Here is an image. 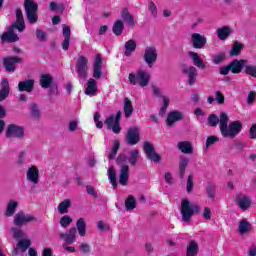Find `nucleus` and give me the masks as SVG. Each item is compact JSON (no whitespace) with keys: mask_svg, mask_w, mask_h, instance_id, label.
Segmentation results:
<instances>
[{"mask_svg":"<svg viewBox=\"0 0 256 256\" xmlns=\"http://www.w3.org/2000/svg\"><path fill=\"white\" fill-rule=\"evenodd\" d=\"M18 208H19V202L15 201V200H10L6 205L4 217H13V215H15V213H17Z\"/></svg>","mask_w":256,"mask_h":256,"instance_id":"393cba45","label":"nucleus"},{"mask_svg":"<svg viewBox=\"0 0 256 256\" xmlns=\"http://www.w3.org/2000/svg\"><path fill=\"white\" fill-rule=\"evenodd\" d=\"M97 93V82L95 79L90 78L86 84L85 94L89 97H93Z\"/></svg>","mask_w":256,"mask_h":256,"instance_id":"7c9ffc66","label":"nucleus"},{"mask_svg":"<svg viewBox=\"0 0 256 256\" xmlns=\"http://www.w3.org/2000/svg\"><path fill=\"white\" fill-rule=\"evenodd\" d=\"M133 102L129 98H124V115L126 119H129L133 115Z\"/></svg>","mask_w":256,"mask_h":256,"instance_id":"f704fd0d","label":"nucleus"},{"mask_svg":"<svg viewBox=\"0 0 256 256\" xmlns=\"http://www.w3.org/2000/svg\"><path fill=\"white\" fill-rule=\"evenodd\" d=\"M137 207V200L133 195H129L128 198L125 200V208L127 211H133Z\"/></svg>","mask_w":256,"mask_h":256,"instance_id":"ea45409f","label":"nucleus"},{"mask_svg":"<svg viewBox=\"0 0 256 256\" xmlns=\"http://www.w3.org/2000/svg\"><path fill=\"white\" fill-rule=\"evenodd\" d=\"M26 157H27V152L25 151L20 152L17 160L18 165H24Z\"/></svg>","mask_w":256,"mask_h":256,"instance_id":"052dcab7","label":"nucleus"},{"mask_svg":"<svg viewBox=\"0 0 256 256\" xmlns=\"http://www.w3.org/2000/svg\"><path fill=\"white\" fill-rule=\"evenodd\" d=\"M21 61L22 59L18 56H8L4 58L3 65L8 73H13L16 69L15 64L21 63Z\"/></svg>","mask_w":256,"mask_h":256,"instance_id":"dca6fc26","label":"nucleus"},{"mask_svg":"<svg viewBox=\"0 0 256 256\" xmlns=\"http://www.w3.org/2000/svg\"><path fill=\"white\" fill-rule=\"evenodd\" d=\"M143 149L149 161H152L153 163H159L161 161V155L155 152V147L151 142H144Z\"/></svg>","mask_w":256,"mask_h":256,"instance_id":"f8f14e48","label":"nucleus"},{"mask_svg":"<svg viewBox=\"0 0 256 256\" xmlns=\"http://www.w3.org/2000/svg\"><path fill=\"white\" fill-rule=\"evenodd\" d=\"M208 125L210 127H217L219 125L222 137L228 139H235L241 133V129H243V124L240 121H234L229 124V115L225 112H221L219 117L211 114L208 117Z\"/></svg>","mask_w":256,"mask_h":256,"instance_id":"f257e3e1","label":"nucleus"},{"mask_svg":"<svg viewBox=\"0 0 256 256\" xmlns=\"http://www.w3.org/2000/svg\"><path fill=\"white\" fill-rule=\"evenodd\" d=\"M217 141H219V138H217V136H209L206 140V149H209L211 145H215Z\"/></svg>","mask_w":256,"mask_h":256,"instance_id":"5fc2aeb1","label":"nucleus"},{"mask_svg":"<svg viewBox=\"0 0 256 256\" xmlns=\"http://www.w3.org/2000/svg\"><path fill=\"white\" fill-rule=\"evenodd\" d=\"M229 71H231V66L228 64L227 66H223L220 68V75H229Z\"/></svg>","mask_w":256,"mask_h":256,"instance_id":"0e129e2a","label":"nucleus"},{"mask_svg":"<svg viewBox=\"0 0 256 256\" xmlns=\"http://www.w3.org/2000/svg\"><path fill=\"white\" fill-rule=\"evenodd\" d=\"M79 249L83 255H89L91 253V246L87 243H81Z\"/></svg>","mask_w":256,"mask_h":256,"instance_id":"8fccbe9b","label":"nucleus"},{"mask_svg":"<svg viewBox=\"0 0 256 256\" xmlns=\"http://www.w3.org/2000/svg\"><path fill=\"white\" fill-rule=\"evenodd\" d=\"M26 179L33 185H37L39 183V170L36 166H31L28 168L26 172Z\"/></svg>","mask_w":256,"mask_h":256,"instance_id":"aec40b11","label":"nucleus"},{"mask_svg":"<svg viewBox=\"0 0 256 256\" xmlns=\"http://www.w3.org/2000/svg\"><path fill=\"white\" fill-rule=\"evenodd\" d=\"M203 218L209 221L211 219V209L209 207L204 208Z\"/></svg>","mask_w":256,"mask_h":256,"instance_id":"69168bd1","label":"nucleus"},{"mask_svg":"<svg viewBox=\"0 0 256 256\" xmlns=\"http://www.w3.org/2000/svg\"><path fill=\"white\" fill-rule=\"evenodd\" d=\"M190 43L194 49H204L207 45V37L200 33H193L190 38Z\"/></svg>","mask_w":256,"mask_h":256,"instance_id":"2eb2a0df","label":"nucleus"},{"mask_svg":"<svg viewBox=\"0 0 256 256\" xmlns=\"http://www.w3.org/2000/svg\"><path fill=\"white\" fill-rule=\"evenodd\" d=\"M11 232L13 235V238L16 239V241H19V239H25L27 237V234L23 230L17 227H12Z\"/></svg>","mask_w":256,"mask_h":256,"instance_id":"79ce46f5","label":"nucleus"},{"mask_svg":"<svg viewBox=\"0 0 256 256\" xmlns=\"http://www.w3.org/2000/svg\"><path fill=\"white\" fill-rule=\"evenodd\" d=\"M34 88H35V80L33 79H26L18 83V91H21V92L26 91V93H31Z\"/></svg>","mask_w":256,"mask_h":256,"instance_id":"5701e85b","label":"nucleus"},{"mask_svg":"<svg viewBox=\"0 0 256 256\" xmlns=\"http://www.w3.org/2000/svg\"><path fill=\"white\" fill-rule=\"evenodd\" d=\"M34 221H37V217L32 214H25L23 211L17 212L13 218L15 227H23L29 223H34Z\"/></svg>","mask_w":256,"mask_h":256,"instance_id":"1a4fd4ad","label":"nucleus"},{"mask_svg":"<svg viewBox=\"0 0 256 256\" xmlns=\"http://www.w3.org/2000/svg\"><path fill=\"white\" fill-rule=\"evenodd\" d=\"M164 179L168 185H173V175H171V172H166L164 174Z\"/></svg>","mask_w":256,"mask_h":256,"instance_id":"e2e57ef3","label":"nucleus"},{"mask_svg":"<svg viewBox=\"0 0 256 256\" xmlns=\"http://www.w3.org/2000/svg\"><path fill=\"white\" fill-rule=\"evenodd\" d=\"M15 29L19 31V33H23L25 31V19L23 18V11L21 8H16V22L13 23L1 36L2 43H15L19 41V36L15 33Z\"/></svg>","mask_w":256,"mask_h":256,"instance_id":"7ed1b4c3","label":"nucleus"},{"mask_svg":"<svg viewBox=\"0 0 256 256\" xmlns=\"http://www.w3.org/2000/svg\"><path fill=\"white\" fill-rule=\"evenodd\" d=\"M178 149L185 155H191V153H193V145H191L189 141L179 142Z\"/></svg>","mask_w":256,"mask_h":256,"instance_id":"72a5a7b5","label":"nucleus"},{"mask_svg":"<svg viewBox=\"0 0 256 256\" xmlns=\"http://www.w3.org/2000/svg\"><path fill=\"white\" fill-rule=\"evenodd\" d=\"M199 255V243L196 240H191L186 247V256Z\"/></svg>","mask_w":256,"mask_h":256,"instance_id":"bb28decb","label":"nucleus"},{"mask_svg":"<svg viewBox=\"0 0 256 256\" xmlns=\"http://www.w3.org/2000/svg\"><path fill=\"white\" fill-rule=\"evenodd\" d=\"M63 37L64 41L62 43V48L64 51H67L69 49V43L71 41V27L64 25L63 26Z\"/></svg>","mask_w":256,"mask_h":256,"instance_id":"cd10ccee","label":"nucleus"},{"mask_svg":"<svg viewBox=\"0 0 256 256\" xmlns=\"http://www.w3.org/2000/svg\"><path fill=\"white\" fill-rule=\"evenodd\" d=\"M236 203L242 211H247V209L251 207V203H252L251 196H247L245 194H239L236 198Z\"/></svg>","mask_w":256,"mask_h":256,"instance_id":"f3484780","label":"nucleus"},{"mask_svg":"<svg viewBox=\"0 0 256 256\" xmlns=\"http://www.w3.org/2000/svg\"><path fill=\"white\" fill-rule=\"evenodd\" d=\"M243 49V44L239 42H235L232 46V49L230 50L231 57H235L241 53V50Z\"/></svg>","mask_w":256,"mask_h":256,"instance_id":"a18cd8bd","label":"nucleus"},{"mask_svg":"<svg viewBox=\"0 0 256 256\" xmlns=\"http://www.w3.org/2000/svg\"><path fill=\"white\" fill-rule=\"evenodd\" d=\"M73 223V218H71V216L69 215H64L60 218V226L63 229H67V227H69V225H71Z\"/></svg>","mask_w":256,"mask_h":256,"instance_id":"37998d69","label":"nucleus"},{"mask_svg":"<svg viewBox=\"0 0 256 256\" xmlns=\"http://www.w3.org/2000/svg\"><path fill=\"white\" fill-rule=\"evenodd\" d=\"M37 9H39V5H37L35 0H24V10L28 22L31 23V25L37 23L39 19V16L37 15Z\"/></svg>","mask_w":256,"mask_h":256,"instance_id":"0eeeda50","label":"nucleus"},{"mask_svg":"<svg viewBox=\"0 0 256 256\" xmlns=\"http://www.w3.org/2000/svg\"><path fill=\"white\" fill-rule=\"evenodd\" d=\"M225 61V54L220 53L218 55L213 56L212 62L214 65H219Z\"/></svg>","mask_w":256,"mask_h":256,"instance_id":"3c124183","label":"nucleus"},{"mask_svg":"<svg viewBox=\"0 0 256 256\" xmlns=\"http://www.w3.org/2000/svg\"><path fill=\"white\" fill-rule=\"evenodd\" d=\"M182 73L184 75H187L189 85H195V81H197V76H198L197 68H195V66H190L188 68H184L182 70Z\"/></svg>","mask_w":256,"mask_h":256,"instance_id":"412c9836","label":"nucleus"},{"mask_svg":"<svg viewBox=\"0 0 256 256\" xmlns=\"http://www.w3.org/2000/svg\"><path fill=\"white\" fill-rule=\"evenodd\" d=\"M11 93V86L9 85V80L7 78H3L0 82V103L1 101H5L9 97Z\"/></svg>","mask_w":256,"mask_h":256,"instance_id":"a211bd4d","label":"nucleus"},{"mask_svg":"<svg viewBox=\"0 0 256 256\" xmlns=\"http://www.w3.org/2000/svg\"><path fill=\"white\" fill-rule=\"evenodd\" d=\"M246 75H250L256 79V66L255 65H246L245 66Z\"/></svg>","mask_w":256,"mask_h":256,"instance_id":"de8ad7c7","label":"nucleus"},{"mask_svg":"<svg viewBox=\"0 0 256 256\" xmlns=\"http://www.w3.org/2000/svg\"><path fill=\"white\" fill-rule=\"evenodd\" d=\"M123 29H125V25H123V21L116 20L112 27V31L114 35H116L117 37H119V35H123Z\"/></svg>","mask_w":256,"mask_h":256,"instance_id":"c9c22d12","label":"nucleus"},{"mask_svg":"<svg viewBox=\"0 0 256 256\" xmlns=\"http://www.w3.org/2000/svg\"><path fill=\"white\" fill-rule=\"evenodd\" d=\"M119 141H115L114 142V146L112 148V150L110 151V154H109V159H115L116 155H117V152L119 151Z\"/></svg>","mask_w":256,"mask_h":256,"instance_id":"09e8293b","label":"nucleus"},{"mask_svg":"<svg viewBox=\"0 0 256 256\" xmlns=\"http://www.w3.org/2000/svg\"><path fill=\"white\" fill-rule=\"evenodd\" d=\"M89 60L85 56H79L76 63V71L80 79H87V71L89 67L87 66Z\"/></svg>","mask_w":256,"mask_h":256,"instance_id":"ddd939ff","label":"nucleus"},{"mask_svg":"<svg viewBox=\"0 0 256 256\" xmlns=\"http://www.w3.org/2000/svg\"><path fill=\"white\" fill-rule=\"evenodd\" d=\"M37 39L41 42L45 41V32L41 30H36Z\"/></svg>","mask_w":256,"mask_h":256,"instance_id":"338daca9","label":"nucleus"},{"mask_svg":"<svg viewBox=\"0 0 256 256\" xmlns=\"http://www.w3.org/2000/svg\"><path fill=\"white\" fill-rule=\"evenodd\" d=\"M238 231L240 235H245V233H249V231H251V223H249L247 220L240 221Z\"/></svg>","mask_w":256,"mask_h":256,"instance_id":"e433bc0d","label":"nucleus"},{"mask_svg":"<svg viewBox=\"0 0 256 256\" xmlns=\"http://www.w3.org/2000/svg\"><path fill=\"white\" fill-rule=\"evenodd\" d=\"M201 212V207L195 203H191L189 199L185 198L181 201L180 204V213L182 216V221L184 223H191V218L193 215H197V213Z\"/></svg>","mask_w":256,"mask_h":256,"instance_id":"39448f33","label":"nucleus"},{"mask_svg":"<svg viewBox=\"0 0 256 256\" xmlns=\"http://www.w3.org/2000/svg\"><path fill=\"white\" fill-rule=\"evenodd\" d=\"M216 187L215 184L208 182L207 187H206V193L209 197V199H215L216 195Z\"/></svg>","mask_w":256,"mask_h":256,"instance_id":"c03bdc74","label":"nucleus"},{"mask_svg":"<svg viewBox=\"0 0 256 256\" xmlns=\"http://www.w3.org/2000/svg\"><path fill=\"white\" fill-rule=\"evenodd\" d=\"M143 59L147 63L148 67H153L157 61V49L153 46H149L144 50Z\"/></svg>","mask_w":256,"mask_h":256,"instance_id":"4468645a","label":"nucleus"},{"mask_svg":"<svg viewBox=\"0 0 256 256\" xmlns=\"http://www.w3.org/2000/svg\"><path fill=\"white\" fill-rule=\"evenodd\" d=\"M99 119H101V114H99V112H95V114H94V123L96 124V127L98 129H103V122L99 121Z\"/></svg>","mask_w":256,"mask_h":256,"instance_id":"4d7b16f0","label":"nucleus"},{"mask_svg":"<svg viewBox=\"0 0 256 256\" xmlns=\"http://www.w3.org/2000/svg\"><path fill=\"white\" fill-rule=\"evenodd\" d=\"M31 116L34 119H39L41 117V110H39V106H37V104L31 105Z\"/></svg>","mask_w":256,"mask_h":256,"instance_id":"49530a36","label":"nucleus"},{"mask_svg":"<svg viewBox=\"0 0 256 256\" xmlns=\"http://www.w3.org/2000/svg\"><path fill=\"white\" fill-rule=\"evenodd\" d=\"M71 205H73V202H71V199L67 198L64 199L62 202H60L58 204V213H60V215H65L67 213H69V209H71Z\"/></svg>","mask_w":256,"mask_h":256,"instance_id":"c85d7f7f","label":"nucleus"},{"mask_svg":"<svg viewBox=\"0 0 256 256\" xmlns=\"http://www.w3.org/2000/svg\"><path fill=\"white\" fill-rule=\"evenodd\" d=\"M6 137L7 139H23L25 137V129L23 126L17 124H9L6 128Z\"/></svg>","mask_w":256,"mask_h":256,"instance_id":"9d476101","label":"nucleus"},{"mask_svg":"<svg viewBox=\"0 0 256 256\" xmlns=\"http://www.w3.org/2000/svg\"><path fill=\"white\" fill-rule=\"evenodd\" d=\"M125 141L127 145H137V143L141 141V131L139 130V127L134 126L128 128Z\"/></svg>","mask_w":256,"mask_h":256,"instance_id":"9b49d317","label":"nucleus"},{"mask_svg":"<svg viewBox=\"0 0 256 256\" xmlns=\"http://www.w3.org/2000/svg\"><path fill=\"white\" fill-rule=\"evenodd\" d=\"M189 57H191L193 65L198 67V69H205L207 67L203 59L196 52H189Z\"/></svg>","mask_w":256,"mask_h":256,"instance_id":"c756f323","label":"nucleus"},{"mask_svg":"<svg viewBox=\"0 0 256 256\" xmlns=\"http://www.w3.org/2000/svg\"><path fill=\"white\" fill-rule=\"evenodd\" d=\"M216 33L218 39H220L221 41H225V39H227V37H229L232 33L231 27L223 26L222 28H218Z\"/></svg>","mask_w":256,"mask_h":256,"instance_id":"473e14b6","label":"nucleus"},{"mask_svg":"<svg viewBox=\"0 0 256 256\" xmlns=\"http://www.w3.org/2000/svg\"><path fill=\"white\" fill-rule=\"evenodd\" d=\"M121 115H122V112L121 110H119L116 115L115 114L110 115L108 118H106L104 122L105 125H107V128L110 131H113L116 135H119V133H121V124H120Z\"/></svg>","mask_w":256,"mask_h":256,"instance_id":"6e6552de","label":"nucleus"},{"mask_svg":"<svg viewBox=\"0 0 256 256\" xmlns=\"http://www.w3.org/2000/svg\"><path fill=\"white\" fill-rule=\"evenodd\" d=\"M103 71H101V66H94L93 68V77L94 79H101Z\"/></svg>","mask_w":256,"mask_h":256,"instance_id":"13d9d810","label":"nucleus"},{"mask_svg":"<svg viewBox=\"0 0 256 256\" xmlns=\"http://www.w3.org/2000/svg\"><path fill=\"white\" fill-rule=\"evenodd\" d=\"M31 247V240H20L12 250V256H17L19 253H25Z\"/></svg>","mask_w":256,"mask_h":256,"instance_id":"6ab92c4d","label":"nucleus"},{"mask_svg":"<svg viewBox=\"0 0 256 256\" xmlns=\"http://www.w3.org/2000/svg\"><path fill=\"white\" fill-rule=\"evenodd\" d=\"M137 49V41L130 39L124 44V55L125 57H131Z\"/></svg>","mask_w":256,"mask_h":256,"instance_id":"a878e982","label":"nucleus"},{"mask_svg":"<svg viewBox=\"0 0 256 256\" xmlns=\"http://www.w3.org/2000/svg\"><path fill=\"white\" fill-rule=\"evenodd\" d=\"M49 95H59V86L57 84H51Z\"/></svg>","mask_w":256,"mask_h":256,"instance_id":"680f3d73","label":"nucleus"},{"mask_svg":"<svg viewBox=\"0 0 256 256\" xmlns=\"http://www.w3.org/2000/svg\"><path fill=\"white\" fill-rule=\"evenodd\" d=\"M215 100L220 105H223V103H225V96H223V93H221V91H216Z\"/></svg>","mask_w":256,"mask_h":256,"instance_id":"bf43d9fd","label":"nucleus"},{"mask_svg":"<svg viewBox=\"0 0 256 256\" xmlns=\"http://www.w3.org/2000/svg\"><path fill=\"white\" fill-rule=\"evenodd\" d=\"M187 165H189V160L188 158H181L180 163H179V177L180 179H184L185 177V170L187 169Z\"/></svg>","mask_w":256,"mask_h":256,"instance_id":"4c0bfd02","label":"nucleus"},{"mask_svg":"<svg viewBox=\"0 0 256 256\" xmlns=\"http://www.w3.org/2000/svg\"><path fill=\"white\" fill-rule=\"evenodd\" d=\"M183 119V112L172 111L168 114L166 123L168 127H173L177 121H181Z\"/></svg>","mask_w":256,"mask_h":256,"instance_id":"b1692460","label":"nucleus"},{"mask_svg":"<svg viewBox=\"0 0 256 256\" xmlns=\"http://www.w3.org/2000/svg\"><path fill=\"white\" fill-rule=\"evenodd\" d=\"M250 139H256V124H253L250 128Z\"/></svg>","mask_w":256,"mask_h":256,"instance_id":"774afa93","label":"nucleus"},{"mask_svg":"<svg viewBox=\"0 0 256 256\" xmlns=\"http://www.w3.org/2000/svg\"><path fill=\"white\" fill-rule=\"evenodd\" d=\"M127 161H129L130 165L132 167H135L137 165V161H139V150H132L130 152V158H127V155L120 154L118 155L116 159V165L120 167L119 171V183L123 187L127 185L129 181V165H127Z\"/></svg>","mask_w":256,"mask_h":256,"instance_id":"f03ea898","label":"nucleus"},{"mask_svg":"<svg viewBox=\"0 0 256 256\" xmlns=\"http://www.w3.org/2000/svg\"><path fill=\"white\" fill-rule=\"evenodd\" d=\"M86 191H87L88 195H91L92 197H94V199H97V197H99V194H97L95 187H93L92 185H87Z\"/></svg>","mask_w":256,"mask_h":256,"instance_id":"6e6d98bb","label":"nucleus"},{"mask_svg":"<svg viewBox=\"0 0 256 256\" xmlns=\"http://www.w3.org/2000/svg\"><path fill=\"white\" fill-rule=\"evenodd\" d=\"M52 84H53V76H51L50 74L41 75L40 87H42V89H49V87H51Z\"/></svg>","mask_w":256,"mask_h":256,"instance_id":"2f4dec72","label":"nucleus"},{"mask_svg":"<svg viewBox=\"0 0 256 256\" xmlns=\"http://www.w3.org/2000/svg\"><path fill=\"white\" fill-rule=\"evenodd\" d=\"M193 174H190L187 178V184H186V189H187V193H191V191H193Z\"/></svg>","mask_w":256,"mask_h":256,"instance_id":"603ef678","label":"nucleus"},{"mask_svg":"<svg viewBox=\"0 0 256 256\" xmlns=\"http://www.w3.org/2000/svg\"><path fill=\"white\" fill-rule=\"evenodd\" d=\"M77 231L80 237H85L87 235V222L84 218H79L76 221V228L71 227L65 233L60 232L58 234L59 239H62L66 245H73L77 241Z\"/></svg>","mask_w":256,"mask_h":256,"instance_id":"20e7f679","label":"nucleus"},{"mask_svg":"<svg viewBox=\"0 0 256 256\" xmlns=\"http://www.w3.org/2000/svg\"><path fill=\"white\" fill-rule=\"evenodd\" d=\"M128 81L131 85H139V87H147L151 81V73L147 70L140 69L132 72L128 76Z\"/></svg>","mask_w":256,"mask_h":256,"instance_id":"423d86ee","label":"nucleus"},{"mask_svg":"<svg viewBox=\"0 0 256 256\" xmlns=\"http://www.w3.org/2000/svg\"><path fill=\"white\" fill-rule=\"evenodd\" d=\"M108 177H109L111 185L114 187V189H116V187H117V171H115V168L113 166H111L108 169Z\"/></svg>","mask_w":256,"mask_h":256,"instance_id":"a19ab883","label":"nucleus"},{"mask_svg":"<svg viewBox=\"0 0 256 256\" xmlns=\"http://www.w3.org/2000/svg\"><path fill=\"white\" fill-rule=\"evenodd\" d=\"M231 73L234 75H239L241 71H243V67L247 65V60L241 59V60H233L230 64Z\"/></svg>","mask_w":256,"mask_h":256,"instance_id":"4be33fe9","label":"nucleus"},{"mask_svg":"<svg viewBox=\"0 0 256 256\" xmlns=\"http://www.w3.org/2000/svg\"><path fill=\"white\" fill-rule=\"evenodd\" d=\"M121 17L124 19V21H127L128 25H135V19H133V15L129 13V10L127 8H124L121 12Z\"/></svg>","mask_w":256,"mask_h":256,"instance_id":"58836bf2","label":"nucleus"},{"mask_svg":"<svg viewBox=\"0 0 256 256\" xmlns=\"http://www.w3.org/2000/svg\"><path fill=\"white\" fill-rule=\"evenodd\" d=\"M148 10L150 11L152 17H157V6L155 5V2L153 1L149 2Z\"/></svg>","mask_w":256,"mask_h":256,"instance_id":"864d4df0","label":"nucleus"}]
</instances>
